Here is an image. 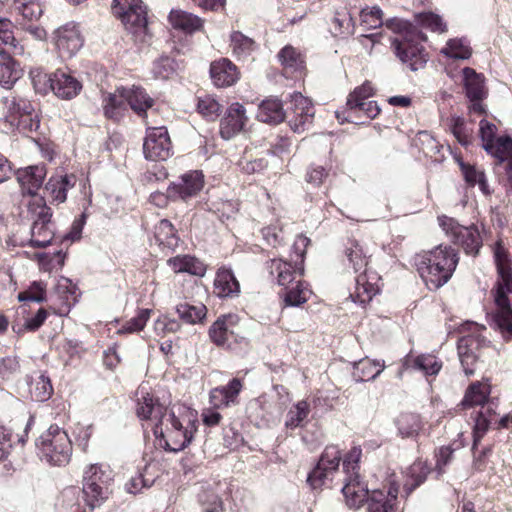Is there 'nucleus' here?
Masks as SVG:
<instances>
[{
  "label": "nucleus",
  "mask_w": 512,
  "mask_h": 512,
  "mask_svg": "<svg viewBox=\"0 0 512 512\" xmlns=\"http://www.w3.org/2000/svg\"><path fill=\"white\" fill-rule=\"evenodd\" d=\"M463 80L466 96L469 99H484L487 91L485 88V78L474 69L466 67L463 69Z\"/></svg>",
  "instance_id": "c9c22d12"
},
{
  "label": "nucleus",
  "mask_w": 512,
  "mask_h": 512,
  "mask_svg": "<svg viewBox=\"0 0 512 512\" xmlns=\"http://www.w3.org/2000/svg\"><path fill=\"white\" fill-rule=\"evenodd\" d=\"M494 259L498 273L496 283L508 293H512V261L500 242H497L494 247Z\"/></svg>",
  "instance_id": "a878e982"
},
{
  "label": "nucleus",
  "mask_w": 512,
  "mask_h": 512,
  "mask_svg": "<svg viewBox=\"0 0 512 512\" xmlns=\"http://www.w3.org/2000/svg\"><path fill=\"white\" fill-rule=\"evenodd\" d=\"M14 25L8 18L0 17V42L11 54L21 56L25 53V46L13 33Z\"/></svg>",
  "instance_id": "58836bf2"
},
{
  "label": "nucleus",
  "mask_w": 512,
  "mask_h": 512,
  "mask_svg": "<svg viewBox=\"0 0 512 512\" xmlns=\"http://www.w3.org/2000/svg\"><path fill=\"white\" fill-rule=\"evenodd\" d=\"M457 263L455 251L443 245L425 251L416 258L418 272L430 290H436L447 283Z\"/></svg>",
  "instance_id": "7ed1b4c3"
},
{
  "label": "nucleus",
  "mask_w": 512,
  "mask_h": 512,
  "mask_svg": "<svg viewBox=\"0 0 512 512\" xmlns=\"http://www.w3.org/2000/svg\"><path fill=\"white\" fill-rule=\"evenodd\" d=\"M331 25V32L334 36H346L354 33L353 19L345 9L335 13Z\"/></svg>",
  "instance_id": "603ef678"
},
{
  "label": "nucleus",
  "mask_w": 512,
  "mask_h": 512,
  "mask_svg": "<svg viewBox=\"0 0 512 512\" xmlns=\"http://www.w3.org/2000/svg\"><path fill=\"white\" fill-rule=\"evenodd\" d=\"M176 71V62L168 56H161L153 63L152 72L155 78L168 79L172 77Z\"/></svg>",
  "instance_id": "6e6d98bb"
},
{
  "label": "nucleus",
  "mask_w": 512,
  "mask_h": 512,
  "mask_svg": "<svg viewBox=\"0 0 512 512\" xmlns=\"http://www.w3.org/2000/svg\"><path fill=\"white\" fill-rule=\"evenodd\" d=\"M41 269L44 271H51L53 269H60L64 265L65 255L62 251H57L53 255L47 253H39L36 255Z\"/></svg>",
  "instance_id": "e2e57ef3"
},
{
  "label": "nucleus",
  "mask_w": 512,
  "mask_h": 512,
  "mask_svg": "<svg viewBox=\"0 0 512 512\" xmlns=\"http://www.w3.org/2000/svg\"><path fill=\"white\" fill-rule=\"evenodd\" d=\"M29 211L33 218L30 244L33 247H46L54 237L51 209L42 197H37L29 204Z\"/></svg>",
  "instance_id": "6e6552de"
},
{
  "label": "nucleus",
  "mask_w": 512,
  "mask_h": 512,
  "mask_svg": "<svg viewBox=\"0 0 512 512\" xmlns=\"http://www.w3.org/2000/svg\"><path fill=\"white\" fill-rule=\"evenodd\" d=\"M155 239L159 246L174 250L179 243L176 230L167 219H162L155 226Z\"/></svg>",
  "instance_id": "79ce46f5"
},
{
  "label": "nucleus",
  "mask_w": 512,
  "mask_h": 512,
  "mask_svg": "<svg viewBox=\"0 0 512 512\" xmlns=\"http://www.w3.org/2000/svg\"><path fill=\"white\" fill-rule=\"evenodd\" d=\"M148 469L149 466H145L143 471L137 472L134 476H131V478L127 481L125 487L129 493H139L143 488L150 487L153 484L154 479L147 478L145 476Z\"/></svg>",
  "instance_id": "680f3d73"
},
{
  "label": "nucleus",
  "mask_w": 512,
  "mask_h": 512,
  "mask_svg": "<svg viewBox=\"0 0 512 512\" xmlns=\"http://www.w3.org/2000/svg\"><path fill=\"white\" fill-rule=\"evenodd\" d=\"M384 362L371 360L369 358L361 359L354 364L353 377L357 381H369L375 379L384 370Z\"/></svg>",
  "instance_id": "a19ab883"
},
{
  "label": "nucleus",
  "mask_w": 512,
  "mask_h": 512,
  "mask_svg": "<svg viewBox=\"0 0 512 512\" xmlns=\"http://www.w3.org/2000/svg\"><path fill=\"white\" fill-rule=\"evenodd\" d=\"M145 158L152 161L166 160L172 154V145L165 127H151L146 131L143 143Z\"/></svg>",
  "instance_id": "4468645a"
},
{
  "label": "nucleus",
  "mask_w": 512,
  "mask_h": 512,
  "mask_svg": "<svg viewBox=\"0 0 512 512\" xmlns=\"http://www.w3.org/2000/svg\"><path fill=\"white\" fill-rule=\"evenodd\" d=\"M47 78L51 90L58 98L70 100L82 90V83L70 72L59 69Z\"/></svg>",
  "instance_id": "f3484780"
},
{
  "label": "nucleus",
  "mask_w": 512,
  "mask_h": 512,
  "mask_svg": "<svg viewBox=\"0 0 512 512\" xmlns=\"http://www.w3.org/2000/svg\"><path fill=\"white\" fill-rule=\"evenodd\" d=\"M46 173V167L43 164L19 169L16 173V178L22 192L31 196L36 195V192L43 184Z\"/></svg>",
  "instance_id": "412c9836"
},
{
  "label": "nucleus",
  "mask_w": 512,
  "mask_h": 512,
  "mask_svg": "<svg viewBox=\"0 0 512 512\" xmlns=\"http://www.w3.org/2000/svg\"><path fill=\"white\" fill-rule=\"evenodd\" d=\"M36 446L43 460L50 465H66L72 455V442L65 430L51 425L37 440Z\"/></svg>",
  "instance_id": "39448f33"
},
{
  "label": "nucleus",
  "mask_w": 512,
  "mask_h": 512,
  "mask_svg": "<svg viewBox=\"0 0 512 512\" xmlns=\"http://www.w3.org/2000/svg\"><path fill=\"white\" fill-rule=\"evenodd\" d=\"M127 105L140 117H145L147 110L154 105V99L139 86L125 87Z\"/></svg>",
  "instance_id": "7c9ffc66"
},
{
  "label": "nucleus",
  "mask_w": 512,
  "mask_h": 512,
  "mask_svg": "<svg viewBox=\"0 0 512 512\" xmlns=\"http://www.w3.org/2000/svg\"><path fill=\"white\" fill-rule=\"evenodd\" d=\"M239 71L229 59L222 58L210 66V76L217 87H228L239 79Z\"/></svg>",
  "instance_id": "b1692460"
},
{
  "label": "nucleus",
  "mask_w": 512,
  "mask_h": 512,
  "mask_svg": "<svg viewBox=\"0 0 512 512\" xmlns=\"http://www.w3.org/2000/svg\"><path fill=\"white\" fill-rule=\"evenodd\" d=\"M485 151L497 158L500 162L512 160V139L509 136H500L486 147Z\"/></svg>",
  "instance_id": "3c124183"
},
{
  "label": "nucleus",
  "mask_w": 512,
  "mask_h": 512,
  "mask_svg": "<svg viewBox=\"0 0 512 512\" xmlns=\"http://www.w3.org/2000/svg\"><path fill=\"white\" fill-rule=\"evenodd\" d=\"M113 472L108 465L92 464L84 472L83 494L91 508L100 506L111 493Z\"/></svg>",
  "instance_id": "423d86ee"
},
{
  "label": "nucleus",
  "mask_w": 512,
  "mask_h": 512,
  "mask_svg": "<svg viewBox=\"0 0 512 512\" xmlns=\"http://www.w3.org/2000/svg\"><path fill=\"white\" fill-rule=\"evenodd\" d=\"M340 460L341 453L337 446L326 447L317 466L308 475L307 481L314 489L326 485L338 472Z\"/></svg>",
  "instance_id": "f8f14e48"
},
{
  "label": "nucleus",
  "mask_w": 512,
  "mask_h": 512,
  "mask_svg": "<svg viewBox=\"0 0 512 512\" xmlns=\"http://www.w3.org/2000/svg\"><path fill=\"white\" fill-rule=\"evenodd\" d=\"M214 292L218 297H234L240 292V285L233 272L227 268H220L214 280Z\"/></svg>",
  "instance_id": "2f4dec72"
},
{
  "label": "nucleus",
  "mask_w": 512,
  "mask_h": 512,
  "mask_svg": "<svg viewBox=\"0 0 512 512\" xmlns=\"http://www.w3.org/2000/svg\"><path fill=\"white\" fill-rule=\"evenodd\" d=\"M492 403H489L487 407H482L475 419V425L473 430V442L474 449L488 430L490 424L493 421Z\"/></svg>",
  "instance_id": "8fccbe9b"
},
{
  "label": "nucleus",
  "mask_w": 512,
  "mask_h": 512,
  "mask_svg": "<svg viewBox=\"0 0 512 512\" xmlns=\"http://www.w3.org/2000/svg\"><path fill=\"white\" fill-rule=\"evenodd\" d=\"M494 299V309L490 313L492 325L505 340L512 339V304L507 291L496 283L491 291Z\"/></svg>",
  "instance_id": "9b49d317"
},
{
  "label": "nucleus",
  "mask_w": 512,
  "mask_h": 512,
  "mask_svg": "<svg viewBox=\"0 0 512 512\" xmlns=\"http://www.w3.org/2000/svg\"><path fill=\"white\" fill-rule=\"evenodd\" d=\"M169 22L176 28L184 31L185 33H193L203 27L204 21L187 11L172 10L169 14Z\"/></svg>",
  "instance_id": "e433bc0d"
},
{
  "label": "nucleus",
  "mask_w": 512,
  "mask_h": 512,
  "mask_svg": "<svg viewBox=\"0 0 512 512\" xmlns=\"http://www.w3.org/2000/svg\"><path fill=\"white\" fill-rule=\"evenodd\" d=\"M396 426L402 438H415L423 429V422L418 414L406 412L398 416Z\"/></svg>",
  "instance_id": "ea45409f"
},
{
  "label": "nucleus",
  "mask_w": 512,
  "mask_h": 512,
  "mask_svg": "<svg viewBox=\"0 0 512 512\" xmlns=\"http://www.w3.org/2000/svg\"><path fill=\"white\" fill-rule=\"evenodd\" d=\"M441 52L453 59L466 60L472 55V49L465 38L450 39Z\"/></svg>",
  "instance_id": "09e8293b"
},
{
  "label": "nucleus",
  "mask_w": 512,
  "mask_h": 512,
  "mask_svg": "<svg viewBox=\"0 0 512 512\" xmlns=\"http://www.w3.org/2000/svg\"><path fill=\"white\" fill-rule=\"evenodd\" d=\"M416 22L423 28L433 32L444 33L447 31V25L442 17L433 12H423L415 16Z\"/></svg>",
  "instance_id": "5fc2aeb1"
},
{
  "label": "nucleus",
  "mask_w": 512,
  "mask_h": 512,
  "mask_svg": "<svg viewBox=\"0 0 512 512\" xmlns=\"http://www.w3.org/2000/svg\"><path fill=\"white\" fill-rule=\"evenodd\" d=\"M388 490L377 489L371 492L368 500V512H396L395 502L399 493V483L391 478Z\"/></svg>",
  "instance_id": "aec40b11"
},
{
  "label": "nucleus",
  "mask_w": 512,
  "mask_h": 512,
  "mask_svg": "<svg viewBox=\"0 0 512 512\" xmlns=\"http://www.w3.org/2000/svg\"><path fill=\"white\" fill-rule=\"evenodd\" d=\"M257 119L267 124H279L285 119V111L282 102L277 98L263 100L256 115Z\"/></svg>",
  "instance_id": "473e14b6"
},
{
  "label": "nucleus",
  "mask_w": 512,
  "mask_h": 512,
  "mask_svg": "<svg viewBox=\"0 0 512 512\" xmlns=\"http://www.w3.org/2000/svg\"><path fill=\"white\" fill-rule=\"evenodd\" d=\"M429 472L430 468L428 467L426 462L422 460L415 461L409 467L408 474L409 478L413 481V483H411V487L408 488V493H410L413 489L422 484L425 481Z\"/></svg>",
  "instance_id": "052dcab7"
},
{
  "label": "nucleus",
  "mask_w": 512,
  "mask_h": 512,
  "mask_svg": "<svg viewBox=\"0 0 512 512\" xmlns=\"http://www.w3.org/2000/svg\"><path fill=\"white\" fill-rule=\"evenodd\" d=\"M309 242L310 240L303 235L297 237L293 248L300 260H295L294 265L282 259H272L268 263L270 274L275 277L277 284L283 287L280 295L285 306L298 307L309 299L311 292L308 285L300 279L304 272L305 248Z\"/></svg>",
  "instance_id": "f03ea898"
},
{
  "label": "nucleus",
  "mask_w": 512,
  "mask_h": 512,
  "mask_svg": "<svg viewBox=\"0 0 512 512\" xmlns=\"http://www.w3.org/2000/svg\"><path fill=\"white\" fill-rule=\"evenodd\" d=\"M497 127L492 122L482 119L479 122V137L482 141V147L485 150L496 140Z\"/></svg>",
  "instance_id": "338daca9"
},
{
  "label": "nucleus",
  "mask_w": 512,
  "mask_h": 512,
  "mask_svg": "<svg viewBox=\"0 0 512 512\" xmlns=\"http://www.w3.org/2000/svg\"><path fill=\"white\" fill-rule=\"evenodd\" d=\"M204 187V175L202 171L192 170L180 176L179 180L172 182L168 189V195L172 200L187 201L195 197Z\"/></svg>",
  "instance_id": "2eb2a0df"
},
{
  "label": "nucleus",
  "mask_w": 512,
  "mask_h": 512,
  "mask_svg": "<svg viewBox=\"0 0 512 512\" xmlns=\"http://www.w3.org/2000/svg\"><path fill=\"white\" fill-rule=\"evenodd\" d=\"M242 388V381L233 378L226 386L216 387L210 391V403L215 409L235 405L238 403V396Z\"/></svg>",
  "instance_id": "4be33fe9"
},
{
  "label": "nucleus",
  "mask_w": 512,
  "mask_h": 512,
  "mask_svg": "<svg viewBox=\"0 0 512 512\" xmlns=\"http://www.w3.org/2000/svg\"><path fill=\"white\" fill-rule=\"evenodd\" d=\"M104 115L114 121L122 118L127 110L125 87H118L114 92L102 94Z\"/></svg>",
  "instance_id": "393cba45"
},
{
  "label": "nucleus",
  "mask_w": 512,
  "mask_h": 512,
  "mask_svg": "<svg viewBox=\"0 0 512 512\" xmlns=\"http://www.w3.org/2000/svg\"><path fill=\"white\" fill-rule=\"evenodd\" d=\"M0 111L7 121L15 124L23 115L34 112V107L27 99L10 96L1 99Z\"/></svg>",
  "instance_id": "bb28decb"
},
{
  "label": "nucleus",
  "mask_w": 512,
  "mask_h": 512,
  "mask_svg": "<svg viewBox=\"0 0 512 512\" xmlns=\"http://www.w3.org/2000/svg\"><path fill=\"white\" fill-rule=\"evenodd\" d=\"M149 316H150V310L144 309V310L139 311L137 316L130 319L129 321H127L118 332L119 333H134V332L141 331L145 327V325L149 319Z\"/></svg>",
  "instance_id": "0e129e2a"
},
{
  "label": "nucleus",
  "mask_w": 512,
  "mask_h": 512,
  "mask_svg": "<svg viewBox=\"0 0 512 512\" xmlns=\"http://www.w3.org/2000/svg\"><path fill=\"white\" fill-rule=\"evenodd\" d=\"M197 110L202 116L214 120L219 116L221 105L212 96L205 95L198 98Z\"/></svg>",
  "instance_id": "13d9d810"
},
{
  "label": "nucleus",
  "mask_w": 512,
  "mask_h": 512,
  "mask_svg": "<svg viewBox=\"0 0 512 512\" xmlns=\"http://www.w3.org/2000/svg\"><path fill=\"white\" fill-rule=\"evenodd\" d=\"M112 12L135 36L146 34L147 12L142 0H113Z\"/></svg>",
  "instance_id": "1a4fd4ad"
},
{
  "label": "nucleus",
  "mask_w": 512,
  "mask_h": 512,
  "mask_svg": "<svg viewBox=\"0 0 512 512\" xmlns=\"http://www.w3.org/2000/svg\"><path fill=\"white\" fill-rule=\"evenodd\" d=\"M310 404L301 400L294 404L286 414L285 426L288 429L303 427L308 422Z\"/></svg>",
  "instance_id": "37998d69"
},
{
  "label": "nucleus",
  "mask_w": 512,
  "mask_h": 512,
  "mask_svg": "<svg viewBox=\"0 0 512 512\" xmlns=\"http://www.w3.org/2000/svg\"><path fill=\"white\" fill-rule=\"evenodd\" d=\"M14 125H17L18 129L24 133L29 134L36 132L40 127V120L37 113L31 112L30 114L23 115Z\"/></svg>",
  "instance_id": "774afa93"
},
{
  "label": "nucleus",
  "mask_w": 512,
  "mask_h": 512,
  "mask_svg": "<svg viewBox=\"0 0 512 512\" xmlns=\"http://www.w3.org/2000/svg\"><path fill=\"white\" fill-rule=\"evenodd\" d=\"M450 130L457 141L464 147L472 144L474 140V127L471 123L465 121L464 118L453 116L450 119Z\"/></svg>",
  "instance_id": "c03bdc74"
},
{
  "label": "nucleus",
  "mask_w": 512,
  "mask_h": 512,
  "mask_svg": "<svg viewBox=\"0 0 512 512\" xmlns=\"http://www.w3.org/2000/svg\"><path fill=\"white\" fill-rule=\"evenodd\" d=\"M347 113L350 121L360 120L364 123L365 120H372L380 113V107L374 100L360 101L354 98H347Z\"/></svg>",
  "instance_id": "c85d7f7f"
},
{
  "label": "nucleus",
  "mask_w": 512,
  "mask_h": 512,
  "mask_svg": "<svg viewBox=\"0 0 512 512\" xmlns=\"http://www.w3.org/2000/svg\"><path fill=\"white\" fill-rule=\"evenodd\" d=\"M441 363L433 355H420L413 361V367L425 375H436L441 369Z\"/></svg>",
  "instance_id": "bf43d9fd"
},
{
  "label": "nucleus",
  "mask_w": 512,
  "mask_h": 512,
  "mask_svg": "<svg viewBox=\"0 0 512 512\" xmlns=\"http://www.w3.org/2000/svg\"><path fill=\"white\" fill-rule=\"evenodd\" d=\"M411 41V39L401 41L395 38L392 45L397 57L403 63H406L412 71H417L424 67L427 62V55L422 47L413 45Z\"/></svg>",
  "instance_id": "6ab92c4d"
},
{
  "label": "nucleus",
  "mask_w": 512,
  "mask_h": 512,
  "mask_svg": "<svg viewBox=\"0 0 512 512\" xmlns=\"http://www.w3.org/2000/svg\"><path fill=\"white\" fill-rule=\"evenodd\" d=\"M362 455L360 447H353L343 460L345 471L342 493L350 508H359L368 497L367 486L359 480L358 463Z\"/></svg>",
  "instance_id": "0eeeda50"
},
{
  "label": "nucleus",
  "mask_w": 512,
  "mask_h": 512,
  "mask_svg": "<svg viewBox=\"0 0 512 512\" xmlns=\"http://www.w3.org/2000/svg\"><path fill=\"white\" fill-rule=\"evenodd\" d=\"M490 385L485 382H475L472 383L466 390L464 398L461 402L464 407H472L476 405H481L482 407H487L490 402L488 400L490 395Z\"/></svg>",
  "instance_id": "4c0bfd02"
},
{
  "label": "nucleus",
  "mask_w": 512,
  "mask_h": 512,
  "mask_svg": "<svg viewBox=\"0 0 512 512\" xmlns=\"http://www.w3.org/2000/svg\"><path fill=\"white\" fill-rule=\"evenodd\" d=\"M29 387L30 395L36 401H46L53 393V387L50 379L43 374H39L35 378H32L29 383Z\"/></svg>",
  "instance_id": "de8ad7c7"
},
{
  "label": "nucleus",
  "mask_w": 512,
  "mask_h": 512,
  "mask_svg": "<svg viewBox=\"0 0 512 512\" xmlns=\"http://www.w3.org/2000/svg\"><path fill=\"white\" fill-rule=\"evenodd\" d=\"M176 312L184 322L188 324H197L202 322L206 317L207 308L203 304L191 305L188 303H181L177 305Z\"/></svg>",
  "instance_id": "49530a36"
},
{
  "label": "nucleus",
  "mask_w": 512,
  "mask_h": 512,
  "mask_svg": "<svg viewBox=\"0 0 512 512\" xmlns=\"http://www.w3.org/2000/svg\"><path fill=\"white\" fill-rule=\"evenodd\" d=\"M292 116L289 119L291 129L296 133H302L309 129L314 118L312 102L299 92L291 95Z\"/></svg>",
  "instance_id": "dca6fc26"
},
{
  "label": "nucleus",
  "mask_w": 512,
  "mask_h": 512,
  "mask_svg": "<svg viewBox=\"0 0 512 512\" xmlns=\"http://www.w3.org/2000/svg\"><path fill=\"white\" fill-rule=\"evenodd\" d=\"M248 117L244 106L238 102L232 103L220 123V134L228 140L241 132L246 126Z\"/></svg>",
  "instance_id": "a211bd4d"
},
{
  "label": "nucleus",
  "mask_w": 512,
  "mask_h": 512,
  "mask_svg": "<svg viewBox=\"0 0 512 512\" xmlns=\"http://www.w3.org/2000/svg\"><path fill=\"white\" fill-rule=\"evenodd\" d=\"M76 181L74 174L53 175L46 183L45 191L52 201L63 203L67 199V192L75 186Z\"/></svg>",
  "instance_id": "cd10ccee"
},
{
  "label": "nucleus",
  "mask_w": 512,
  "mask_h": 512,
  "mask_svg": "<svg viewBox=\"0 0 512 512\" xmlns=\"http://www.w3.org/2000/svg\"><path fill=\"white\" fill-rule=\"evenodd\" d=\"M20 371V364L15 356H7L0 360V378L10 380Z\"/></svg>",
  "instance_id": "69168bd1"
},
{
  "label": "nucleus",
  "mask_w": 512,
  "mask_h": 512,
  "mask_svg": "<svg viewBox=\"0 0 512 512\" xmlns=\"http://www.w3.org/2000/svg\"><path fill=\"white\" fill-rule=\"evenodd\" d=\"M361 25L375 29L383 25V12L378 6L366 7L360 12Z\"/></svg>",
  "instance_id": "4d7b16f0"
},
{
  "label": "nucleus",
  "mask_w": 512,
  "mask_h": 512,
  "mask_svg": "<svg viewBox=\"0 0 512 512\" xmlns=\"http://www.w3.org/2000/svg\"><path fill=\"white\" fill-rule=\"evenodd\" d=\"M278 59L287 75L302 74L305 68L303 55L293 46L286 45L278 53Z\"/></svg>",
  "instance_id": "72a5a7b5"
},
{
  "label": "nucleus",
  "mask_w": 512,
  "mask_h": 512,
  "mask_svg": "<svg viewBox=\"0 0 512 512\" xmlns=\"http://www.w3.org/2000/svg\"><path fill=\"white\" fill-rule=\"evenodd\" d=\"M239 318L235 314H226L217 318L209 329V336L217 346L226 345L234 336V328Z\"/></svg>",
  "instance_id": "5701e85b"
},
{
  "label": "nucleus",
  "mask_w": 512,
  "mask_h": 512,
  "mask_svg": "<svg viewBox=\"0 0 512 512\" xmlns=\"http://www.w3.org/2000/svg\"><path fill=\"white\" fill-rule=\"evenodd\" d=\"M137 416L153 422V433L166 450H183L197 431V415L184 405L164 407L141 386L137 391Z\"/></svg>",
  "instance_id": "f257e3e1"
},
{
  "label": "nucleus",
  "mask_w": 512,
  "mask_h": 512,
  "mask_svg": "<svg viewBox=\"0 0 512 512\" xmlns=\"http://www.w3.org/2000/svg\"><path fill=\"white\" fill-rule=\"evenodd\" d=\"M348 265L353 268L355 277V291L351 294L354 302L365 304L379 292L378 281L380 277L367 269L368 257L364 247L358 242H351L346 248Z\"/></svg>",
  "instance_id": "20e7f679"
},
{
  "label": "nucleus",
  "mask_w": 512,
  "mask_h": 512,
  "mask_svg": "<svg viewBox=\"0 0 512 512\" xmlns=\"http://www.w3.org/2000/svg\"><path fill=\"white\" fill-rule=\"evenodd\" d=\"M438 222L450 239L455 244L460 245L467 254L475 255L478 253L482 240L475 226H462L455 219L445 215L439 216Z\"/></svg>",
  "instance_id": "9d476101"
},
{
  "label": "nucleus",
  "mask_w": 512,
  "mask_h": 512,
  "mask_svg": "<svg viewBox=\"0 0 512 512\" xmlns=\"http://www.w3.org/2000/svg\"><path fill=\"white\" fill-rule=\"evenodd\" d=\"M53 42L59 55L69 59L83 47L84 38L78 24L68 22L53 32Z\"/></svg>",
  "instance_id": "ddd939ff"
},
{
  "label": "nucleus",
  "mask_w": 512,
  "mask_h": 512,
  "mask_svg": "<svg viewBox=\"0 0 512 512\" xmlns=\"http://www.w3.org/2000/svg\"><path fill=\"white\" fill-rule=\"evenodd\" d=\"M175 273H189L195 276H204L206 266L194 256L178 255L167 261Z\"/></svg>",
  "instance_id": "f704fd0d"
},
{
  "label": "nucleus",
  "mask_w": 512,
  "mask_h": 512,
  "mask_svg": "<svg viewBox=\"0 0 512 512\" xmlns=\"http://www.w3.org/2000/svg\"><path fill=\"white\" fill-rule=\"evenodd\" d=\"M8 50L0 51V85L10 89L21 78L22 70Z\"/></svg>",
  "instance_id": "c756f323"
},
{
  "label": "nucleus",
  "mask_w": 512,
  "mask_h": 512,
  "mask_svg": "<svg viewBox=\"0 0 512 512\" xmlns=\"http://www.w3.org/2000/svg\"><path fill=\"white\" fill-rule=\"evenodd\" d=\"M230 47L232 53L238 59L246 58L255 50V42L239 31L230 35Z\"/></svg>",
  "instance_id": "a18cd8bd"
},
{
  "label": "nucleus",
  "mask_w": 512,
  "mask_h": 512,
  "mask_svg": "<svg viewBox=\"0 0 512 512\" xmlns=\"http://www.w3.org/2000/svg\"><path fill=\"white\" fill-rule=\"evenodd\" d=\"M13 8L29 21L39 19L43 13L42 6L38 0H14Z\"/></svg>",
  "instance_id": "864d4df0"
}]
</instances>
